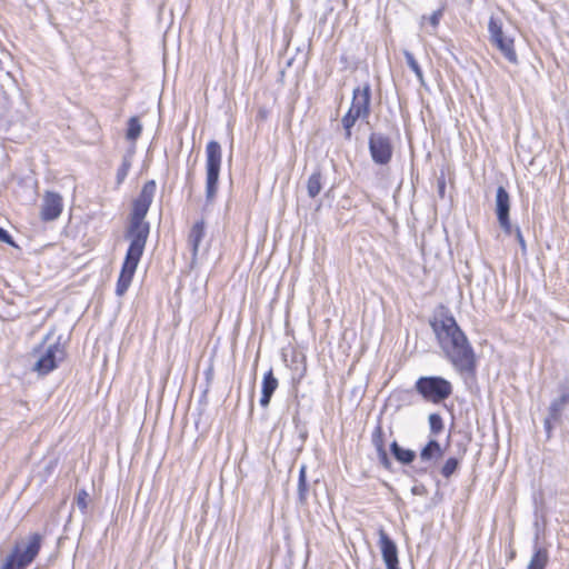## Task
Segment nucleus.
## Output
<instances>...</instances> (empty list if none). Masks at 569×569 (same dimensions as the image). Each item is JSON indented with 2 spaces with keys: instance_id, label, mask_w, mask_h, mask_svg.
<instances>
[{
  "instance_id": "obj_29",
  "label": "nucleus",
  "mask_w": 569,
  "mask_h": 569,
  "mask_svg": "<svg viewBox=\"0 0 569 569\" xmlns=\"http://www.w3.org/2000/svg\"><path fill=\"white\" fill-rule=\"evenodd\" d=\"M88 499H89V495L84 489H81L80 491H78V493L76 496V503H77L78 508L81 510V512H86V510L88 508Z\"/></svg>"
},
{
  "instance_id": "obj_32",
  "label": "nucleus",
  "mask_w": 569,
  "mask_h": 569,
  "mask_svg": "<svg viewBox=\"0 0 569 569\" xmlns=\"http://www.w3.org/2000/svg\"><path fill=\"white\" fill-rule=\"evenodd\" d=\"M442 14L443 9H438L429 17V22L433 28H437L439 26Z\"/></svg>"
},
{
  "instance_id": "obj_18",
  "label": "nucleus",
  "mask_w": 569,
  "mask_h": 569,
  "mask_svg": "<svg viewBox=\"0 0 569 569\" xmlns=\"http://www.w3.org/2000/svg\"><path fill=\"white\" fill-rule=\"evenodd\" d=\"M390 450L393 457L403 465L411 463L416 458V452L413 450L400 447L397 441H393L390 445Z\"/></svg>"
},
{
  "instance_id": "obj_24",
  "label": "nucleus",
  "mask_w": 569,
  "mask_h": 569,
  "mask_svg": "<svg viewBox=\"0 0 569 569\" xmlns=\"http://www.w3.org/2000/svg\"><path fill=\"white\" fill-rule=\"evenodd\" d=\"M142 131V126L137 117H131L128 121L127 139L136 141Z\"/></svg>"
},
{
  "instance_id": "obj_1",
  "label": "nucleus",
  "mask_w": 569,
  "mask_h": 569,
  "mask_svg": "<svg viewBox=\"0 0 569 569\" xmlns=\"http://www.w3.org/2000/svg\"><path fill=\"white\" fill-rule=\"evenodd\" d=\"M156 189L154 180L147 181L140 194L132 203L130 223L126 233V238L130 240V244L116 286V293L119 297L123 296L130 287L138 263L144 251L150 232V226L144 221V218L153 201Z\"/></svg>"
},
{
  "instance_id": "obj_22",
  "label": "nucleus",
  "mask_w": 569,
  "mask_h": 569,
  "mask_svg": "<svg viewBox=\"0 0 569 569\" xmlns=\"http://www.w3.org/2000/svg\"><path fill=\"white\" fill-rule=\"evenodd\" d=\"M488 30H489L491 43H495V42L499 41L500 39L507 38L503 34L501 22L493 17H491L489 20Z\"/></svg>"
},
{
  "instance_id": "obj_13",
  "label": "nucleus",
  "mask_w": 569,
  "mask_h": 569,
  "mask_svg": "<svg viewBox=\"0 0 569 569\" xmlns=\"http://www.w3.org/2000/svg\"><path fill=\"white\" fill-rule=\"evenodd\" d=\"M560 396L550 402L548 411L555 421H561L562 412L567 405H569V387L560 388Z\"/></svg>"
},
{
  "instance_id": "obj_17",
  "label": "nucleus",
  "mask_w": 569,
  "mask_h": 569,
  "mask_svg": "<svg viewBox=\"0 0 569 569\" xmlns=\"http://www.w3.org/2000/svg\"><path fill=\"white\" fill-rule=\"evenodd\" d=\"M503 54V57L511 63L518 62V57L513 47V40L511 38L500 39L492 43Z\"/></svg>"
},
{
  "instance_id": "obj_11",
  "label": "nucleus",
  "mask_w": 569,
  "mask_h": 569,
  "mask_svg": "<svg viewBox=\"0 0 569 569\" xmlns=\"http://www.w3.org/2000/svg\"><path fill=\"white\" fill-rule=\"evenodd\" d=\"M42 537L39 533H32L29 537V541L26 548L22 551H19L18 548L12 553H17V560L23 563L24 567H28L39 553L41 548Z\"/></svg>"
},
{
  "instance_id": "obj_28",
  "label": "nucleus",
  "mask_w": 569,
  "mask_h": 569,
  "mask_svg": "<svg viewBox=\"0 0 569 569\" xmlns=\"http://www.w3.org/2000/svg\"><path fill=\"white\" fill-rule=\"evenodd\" d=\"M405 58L408 67L415 72V74L421 80L422 79V70L420 69L417 60L413 54L409 51H405Z\"/></svg>"
},
{
  "instance_id": "obj_27",
  "label": "nucleus",
  "mask_w": 569,
  "mask_h": 569,
  "mask_svg": "<svg viewBox=\"0 0 569 569\" xmlns=\"http://www.w3.org/2000/svg\"><path fill=\"white\" fill-rule=\"evenodd\" d=\"M130 167H131V158L128 156L123 157L122 163L117 171L118 183H121L126 179Z\"/></svg>"
},
{
  "instance_id": "obj_25",
  "label": "nucleus",
  "mask_w": 569,
  "mask_h": 569,
  "mask_svg": "<svg viewBox=\"0 0 569 569\" xmlns=\"http://www.w3.org/2000/svg\"><path fill=\"white\" fill-rule=\"evenodd\" d=\"M429 426H430V432L433 436L439 435L443 429V421L439 413H430L429 415Z\"/></svg>"
},
{
  "instance_id": "obj_5",
  "label": "nucleus",
  "mask_w": 569,
  "mask_h": 569,
  "mask_svg": "<svg viewBox=\"0 0 569 569\" xmlns=\"http://www.w3.org/2000/svg\"><path fill=\"white\" fill-rule=\"evenodd\" d=\"M510 197L505 187L499 186L496 193V214L502 231L510 236L515 233L516 239L521 247L522 253H526L527 246L522 232L519 227L513 228L509 218Z\"/></svg>"
},
{
  "instance_id": "obj_35",
  "label": "nucleus",
  "mask_w": 569,
  "mask_h": 569,
  "mask_svg": "<svg viewBox=\"0 0 569 569\" xmlns=\"http://www.w3.org/2000/svg\"><path fill=\"white\" fill-rule=\"evenodd\" d=\"M446 190V181L443 178L438 180V191L440 197H443Z\"/></svg>"
},
{
  "instance_id": "obj_8",
  "label": "nucleus",
  "mask_w": 569,
  "mask_h": 569,
  "mask_svg": "<svg viewBox=\"0 0 569 569\" xmlns=\"http://www.w3.org/2000/svg\"><path fill=\"white\" fill-rule=\"evenodd\" d=\"M350 110L355 111L357 117L367 121L371 112V86L369 82L358 86L352 91Z\"/></svg>"
},
{
  "instance_id": "obj_16",
  "label": "nucleus",
  "mask_w": 569,
  "mask_h": 569,
  "mask_svg": "<svg viewBox=\"0 0 569 569\" xmlns=\"http://www.w3.org/2000/svg\"><path fill=\"white\" fill-rule=\"evenodd\" d=\"M549 561V552L543 547H535V552L527 569H546Z\"/></svg>"
},
{
  "instance_id": "obj_30",
  "label": "nucleus",
  "mask_w": 569,
  "mask_h": 569,
  "mask_svg": "<svg viewBox=\"0 0 569 569\" xmlns=\"http://www.w3.org/2000/svg\"><path fill=\"white\" fill-rule=\"evenodd\" d=\"M23 563L17 560V553H11L7 557L6 562L1 569H24Z\"/></svg>"
},
{
  "instance_id": "obj_4",
  "label": "nucleus",
  "mask_w": 569,
  "mask_h": 569,
  "mask_svg": "<svg viewBox=\"0 0 569 569\" xmlns=\"http://www.w3.org/2000/svg\"><path fill=\"white\" fill-rule=\"evenodd\" d=\"M206 200L212 202L218 191L222 151L219 142L212 140L206 148Z\"/></svg>"
},
{
  "instance_id": "obj_21",
  "label": "nucleus",
  "mask_w": 569,
  "mask_h": 569,
  "mask_svg": "<svg viewBox=\"0 0 569 569\" xmlns=\"http://www.w3.org/2000/svg\"><path fill=\"white\" fill-rule=\"evenodd\" d=\"M322 189L321 173L320 171L313 172L307 182L308 194L311 198H316Z\"/></svg>"
},
{
  "instance_id": "obj_12",
  "label": "nucleus",
  "mask_w": 569,
  "mask_h": 569,
  "mask_svg": "<svg viewBox=\"0 0 569 569\" xmlns=\"http://www.w3.org/2000/svg\"><path fill=\"white\" fill-rule=\"evenodd\" d=\"M204 234H206V230H204V221L203 220L197 221L190 229V232L188 236V244L191 250V262L192 263H194L198 259L199 247H200L201 241L203 240Z\"/></svg>"
},
{
  "instance_id": "obj_7",
  "label": "nucleus",
  "mask_w": 569,
  "mask_h": 569,
  "mask_svg": "<svg viewBox=\"0 0 569 569\" xmlns=\"http://www.w3.org/2000/svg\"><path fill=\"white\" fill-rule=\"evenodd\" d=\"M369 151L375 163L387 164L392 157L390 139L382 133H371L369 137Z\"/></svg>"
},
{
  "instance_id": "obj_34",
  "label": "nucleus",
  "mask_w": 569,
  "mask_h": 569,
  "mask_svg": "<svg viewBox=\"0 0 569 569\" xmlns=\"http://www.w3.org/2000/svg\"><path fill=\"white\" fill-rule=\"evenodd\" d=\"M553 422H556V421L553 420V418H551V415L548 411V416L546 417V419L543 421V427L548 433V437H550L551 430L553 428V426H552Z\"/></svg>"
},
{
  "instance_id": "obj_19",
  "label": "nucleus",
  "mask_w": 569,
  "mask_h": 569,
  "mask_svg": "<svg viewBox=\"0 0 569 569\" xmlns=\"http://www.w3.org/2000/svg\"><path fill=\"white\" fill-rule=\"evenodd\" d=\"M358 120H361V117H357L356 112L352 110H348L347 113L341 119V124L345 129V138L350 140L352 137V128Z\"/></svg>"
},
{
  "instance_id": "obj_20",
  "label": "nucleus",
  "mask_w": 569,
  "mask_h": 569,
  "mask_svg": "<svg viewBox=\"0 0 569 569\" xmlns=\"http://www.w3.org/2000/svg\"><path fill=\"white\" fill-rule=\"evenodd\" d=\"M308 499V483H307V473L306 466H302L299 470V480H298V501L301 505H305Z\"/></svg>"
},
{
  "instance_id": "obj_3",
  "label": "nucleus",
  "mask_w": 569,
  "mask_h": 569,
  "mask_svg": "<svg viewBox=\"0 0 569 569\" xmlns=\"http://www.w3.org/2000/svg\"><path fill=\"white\" fill-rule=\"evenodd\" d=\"M416 391L432 403H440L452 393V385L440 376H422L415 383Z\"/></svg>"
},
{
  "instance_id": "obj_15",
  "label": "nucleus",
  "mask_w": 569,
  "mask_h": 569,
  "mask_svg": "<svg viewBox=\"0 0 569 569\" xmlns=\"http://www.w3.org/2000/svg\"><path fill=\"white\" fill-rule=\"evenodd\" d=\"M277 388H278V380L273 376L272 370L270 369L267 373H264L263 380H262V389H261V398H260V405L262 407H267L270 403L271 397Z\"/></svg>"
},
{
  "instance_id": "obj_36",
  "label": "nucleus",
  "mask_w": 569,
  "mask_h": 569,
  "mask_svg": "<svg viewBox=\"0 0 569 569\" xmlns=\"http://www.w3.org/2000/svg\"><path fill=\"white\" fill-rule=\"evenodd\" d=\"M411 491L413 495H422L425 492V487L423 486H415L411 489Z\"/></svg>"
},
{
  "instance_id": "obj_14",
  "label": "nucleus",
  "mask_w": 569,
  "mask_h": 569,
  "mask_svg": "<svg viewBox=\"0 0 569 569\" xmlns=\"http://www.w3.org/2000/svg\"><path fill=\"white\" fill-rule=\"evenodd\" d=\"M443 456V450L436 439H430L421 449L419 458L422 462L435 465Z\"/></svg>"
},
{
  "instance_id": "obj_26",
  "label": "nucleus",
  "mask_w": 569,
  "mask_h": 569,
  "mask_svg": "<svg viewBox=\"0 0 569 569\" xmlns=\"http://www.w3.org/2000/svg\"><path fill=\"white\" fill-rule=\"evenodd\" d=\"M372 445L375 446L377 452L386 450L385 449L383 431H382L381 426H377V428L372 432Z\"/></svg>"
},
{
  "instance_id": "obj_2",
  "label": "nucleus",
  "mask_w": 569,
  "mask_h": 569,
  "mask_svg": "<svg viewBox=\"0 0 569 569\" xmlns=\"http://www.w3.org/2000/svg\"><path fill=\"white\" fill-rule=\"evenodd\" d=\"M430 327L446 359L461 375L476 371V355L467 336L448 309L441 307L430 321Z\"/></svg>"
},
{
  "instance_id": "obj_31",
  "label": "nucleus",
  "mask_w": 569,
  "mask_h": 569,
  "mask_svg": "<svg viewBox=\"0 0 569 569\" xmlns=\"http://www.w3.org/2000/svg\"><path fill=\"white\" fill-rule=\"evenodd\" d=\"M0 242H4L13 248H18V244L7 230L0 227Z\"/></svg>"
},
{
  "instance_id": "obj_9",
  "label": "nucleus",
  "mask_w": 569,
  "mask_h": 569,
  "mask_svg": "<svg viewBox=\"0 0 569 569\" xmlns=\"http://www.w3.org/2000/svg\"><path fill=\"white\" fill-rule=\"evenodd\" d=\"M63 209V199L58 192L46 191L42 198L40 218L42 221L57 220Z\"/></svg>"
},
{
  "instance_id": "obj_10",
  "label": "nucleus",
  "mask_w": 569,
  "mask_h": 569,
  "mask_svg": "<svg viewBox=\"0 0 569 569\" xmlns=\"http://www.w3.org/2000/svg\"><path fill=\"white\" fill-rule=\"evenodd\" d=\"M379 547L386 568L400 569L397 546L383 529L379 530Z\"/></svg>"
},
{
  "instance_id": "obj_33",
  "label": "nucleus",
  "mask_w": 569,
  "mask_h": 569,
  "mask_svg": "<svg viewBox=\"0 0 569 569\" xmlns=\"http://www.w3.org/2000/svg\"><path fill=\"white\" fill-rule=\"evenodd\" d=\"M378 453V458H379V461L380 463L385 467V468H390L391 466V462L389 460V457H388V453L386 450L383 451H380V452H377Z\"/></svg>"
},
{
  "instance_id": "obj_6",
  "label": "nucleus",
  "mask_w": 569,
  "mask_h": 569,
  "mask_svg": "<svg viewBox=\"0 0 569 569\" xmlns=\"http://www.w3.org/2000/svg\"><path fill=\"white\" fill-rule=\"evenodd\" d=\"M64 357V348L59 342H56L47 347L34 362L32 369L40 376H46L54 370L58 365L63 361Z\"/></svg>"
},
{
  "instance_id": "obj_23",
  "label": "nucleus",
  "mask_w": 569,
  "mask_h": 569,
  "mask_svg": "<svg viewBox=\"0 0 569 569\" xmlns=\"http://www.w3.org/2000/svg\"><path fill=\"white\" fill-rule=\"evenodd\" d=\"M460 467V459L456 457H449L440 469V473L446 479H449Z\"/></svg>"
}]
</instances>
